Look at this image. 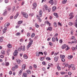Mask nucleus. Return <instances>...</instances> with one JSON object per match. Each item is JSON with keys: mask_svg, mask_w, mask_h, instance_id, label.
<instances>
[{"mask_svg": "<svg viewBox=\"0 0 77 77\" xmlns=\"http://www.w3.org/2000/svg\"><path fill=\"white\" fill-rule=\"evenodd\" d=\"M32 43H33V41L31 40L28 43V44L27 46V50H29V48L30 47V46L32 45Z\"/></svg>", "mask_w": 77, "mask_h": 77, "instance_id": "1", "label": "nucleus"}, {"mask_svg": "<svg viewBox=\"0 0 77 77\" xmlns=\"http://www.w3.org/2000/svg\"><path fill=\"white\" fill-rule=\"evenodd\" d=\"M37 6V4L36 3H34L33 4V8H32V9H36V8Z\"/></svg>", "mask_w": 77, "mask_h": 77, "instance_id": "2", "label": "nucleus"}, {"mask_svg": "<svg viewBox=\"0 0 77 77\" xmlns=\"http://www.w3.org/2000/svg\"><path fill=\"white\" fill-rule=\"evenodd\" d=\"M23 15L24 17H25V18H28V15H27V13H23Z\"/></svg>", "mask_w": 77, "mask_h": 77, "instance_id": "3", "label": "nucleus"}, {"mask_svg": "<svg viewBox=\"0 0 77 77\" xmlns=\"http://www.w3.org/2000/svg\"><path fill=\"white\" fill-rule=\"evenodd\" d=\"M42 10H40L39 13V15L40 17H42Z\"/></svg>", "mask_w": 77, "mask_h": 77, "instance_id": "4", "label": "nucleus"}, {"mask_svg": "<svg viewBox=\"0 0 77 77\" xmlns=\"http://www.w3.org/2000/svg\"><path fill=\"white\" fill-rule=\"evenodd\" d=\"M72 13H70L69 14V16L70 17L69 18V19H72L73 17H74V16L72 15Z\"/></svg>", "mask_w": 77, "mask_h": 77, "instance_id": "5", "label": "nucleus"}, {"mask_svg": "<svg viewBox=\"0 0 77 77\" xmlns=\"http://www.w3.org/2000/svg\"><path fill=\"white\" fill-rule=\"evenodd\" d=\"M53 28L51 26H49L48 29H47V30H49V31H52Z\"/></svg>", "mask_w": 77, "mask_h": 77, "instance_id": "6", "label": "nucleus"}, {"mask_svg": "<svg viewBox=\"0 0 77 77\" xmlns=\"http://www.w3.org/2000/svg\"><path fill=\"white\" fill-rule=\"evenodd\" d=\"M16 62H17V63L18 64H20L21 62V61L20 60H19V59H17L16 60Z\"/></svg>", "mask_w": 77, "mask_h": 77, "instance_id": "7", "label": "nucleus"}, {"mask_svg": "<svg viewBox=\"0 0 77 77\" xmlns=\"http://www.w3.org/2000/svg\"><path fill=\"white\" fill-rule=\"evenodd\" d=\"M23 48V46H21L17 50L18 51H20L22 50Z\"/></svg>", "mask_w": 77, "mask_h": 77, "instance_id": "8", "label": "nucleus"}, {"mask_svg": "<svg viewBox=\"0 0 77 77\" xmlns=\"http://www.w3.org/2000/svg\"><path fill=\"white\" fill-rule=\"evenodd\" d=\"M74 67V65L73 64H71L69 66L68 68L69 69L70 68H73Z\"/></svg>", "mask_w": 77, "mask_h": 77, "instance_id": "9", "label": "nucleus"}, {"mask_svg": "<svg viewBox=\"0 0 77 77\" xmlns=\"http://www.w3.org/2000/svg\"><path fill=\"white\" fill-rule=\"evenodd\" d=\"M58 58H59V57H54V60L55 62H57L58 60Z\"/></svg>", "mask_w": 77, "mask_h": 77, "instance_id": "10", "label": "nucleus"}, {"mask_svg": "<svg viewBox=\"0 0 77 77\" xmlns=\"http://www.w3.org/2000/svg\"><path fill=\"white\" fill-rule=\"evenodd\" d=\"M23 23V22L22 21L20 20L18 21V24L19 26H20L21 24Z\"/></svg>", "mask_w": 77, "mask_h": 77, "instance_id": "11", "label": "nucleus"}, {"mask_svg": "<svg viewBox=\"0 0 77 77\" xmlns=\"http://www.w3.org/2000/svg\"><path fill=\"white\" fill-rule=\"evenodd\" d=\"M23 77H27V75L26 73H23Z\"/></svg>", "mask_w": 77, "mask_h": 77, "instance_id": "12", "label": "nucleus"}, {"mask_svg": "<svg viewBox=\"0 0 77 77\" xmlns=\"http://www.w3.org/2000/svg\"><path fill=\"white\" fill-rule=\"evenodd\" d=\"M44 8L46 10V11H47L48 10V6L47 5H44Z\"/></svg>", "mask_w": 77, "mask_h": 77, "instance_id": "13", "label": "nucleus"}, {"mask_svg": "<svg viewBox=\"0 0 77 77\" xmlns=\"http://www.w3.org/2000/svg\"><path fill=\"white\" fill-rule=\"evenodd\" d=\"M53 0H50L49 2V3L51 4V5H53V4H54V2H53Z\"/></svg>", "mask_w": 77, "mask_h": 77, "instance_id": "14", "label": "nucleus"}, {"mask_svg": "<svg viewBox=\"0 0 77 77\" xmlns=\"http://www.w3.org/2000/svg\"><path fill=\"white\" fill-rule=\"evenodd\" d=\"M52 9L53 10L52 11H53V12H54V11H55V10H56V7L55 6H54L52 8Z\"/></svg>", "mask_w": 77, "mask_h": 77, "instance_id": "15", "label": "nucleus"}, {"mask_svg": "<svg viewBox=\"0 0 77 77\" xmlns=\"http://www.w3.org/2000/svg\"><path fill=\"white\" fill-rule=\"evenodd\" d=\"M7 13H8V12H7V11H5V10H4V12L3 13V15H4V16L6 15V14H7Z\"/></svg>", "mask_w": 77, "mask_h": 77, "instance_id": "16", "label": "nucleus"}, {"mask_svg": "<svg viewBox=\"0 0 77 77\" xmlns=\"http://www.w3.org/2000/svg\"><path fill=\"white\" fill-rule=\"evenodd\" d=\"M66 47V45H64L62 46V49H64V48H65Z\"/></svg>", "mask_w": 77, "mask_h": 77, "instance_id": "17", "label": "nucleus"}, {"mask_svg": "<svg viewBox=\"0 0 77 77\" xmlns=\"http://www.w3.org/2000/svg\"><path fill=\"white\" fill-rule=\"evenodd\" d=\"M18 15H19V13L18 12L17 14L14 17V19H16L17 18V17L18 16Z\"/></svg>", "mask_w": 77, "mask_h": 77, "instance_id": "18", "label": "nucleus"}, {"mask_svg": "<svg viewBox=\"0 0 77 77\" xmlns=\"http://www.w3.org/2000/svg\"><path fill=\"white\" fill-rule=\"evenodd\" d=\"M26 72H27V73L29 74H31V71L29 69H28L26 70Z\"/></svg>", "mask_w": 77, "mask_h": 77, "instance_id": "19", "label": "nucleus"}, {"mask_svg": "<svg viewBox=\"0 0 77 77\" xmlns=\"http://www.w3.org/2000/svg\"><path fill=\"white\" fill-rule=\"evenodd\" d=\"M25 67H26V65L25 64L23 65L22 67V69H25Z\"/></svg>", "mask_w": 77, "mask_h": 77, "instance_id": "20", "label": "nucleus"}, {"mask_svg": "<svg viewBox=\"0 0 77 77\" xmlns=\"http://www.w3.org/2000/svg\"><path fill=\"white\" fill-rule=\"evenodd\" d=\"M73 24H74V23H72L71 22H69V26H72Z\"/></svg>", "mask_w": 77, "mask_h": 77, "instance_id": "21", "label": "nucleus"}, {"mask_svg": "<svg viewBox=\"0 0 77 77\" xmlns=\"http://www.w3.org/2000/svg\"><path fill=\"white\" fill-rule=\"evenodd\" d=\"M60 58H64L65 57V56L64 55H61L60 56Z\"/></svg>", "mask_w": 77, "mask_h": 77, "instance_id": "22", "label": "nucleus"}, {"mask_svg": "<svg viewBox=\"0 0 77 77\" xmlns=\"http://www.w3.org/2000/svg\"><path fill=\"white\" fill-rule=\"evenodd\" d=\"M57 23H56V22H54V27H56L57 26Z\"/></svg>", "mask_w": 77, "mask_h": 77, "instance_id": "23", "label": "nucleus"}, {"mask_svg": "<svg viewBox=\"0 0 77 77\" xmlns=\"http://www.w3.org/2000/svg\"><path fill=\"white\" fill-rule=\"evenodd\" d=\"M1 53H2V54L4 55H5V51L4 50H2L1 51Z\"/></svg>", "mask_w": 77, "mask_h": 77, "instance_id": "24", "label": "nucleus"}, {"mask_svg": "<svg viewBox=\"0 0 77 77\" xmlns=\"http://www.w3.org/2000/svg\"><path fill=\"white\" fill-rule=\"evenodd\" d=\"M23 57L24 58V59H27L28 58V57H27V55L26 54H24L23 55Z\"/></svg>", "mask_w": 77, "mask_h": 77, "instance_id": "25", "label": "nucleus"}, {"mask_svg": "<svg viewBox=\"0 0 77 77\" xmlns=\"http://www.w3.org/2000/svg\"><path fill=\"white\" fill-rule=\"evenodd\" d=\"M7 47L8 48H11V44H8L7 45Z\"/></svg>", "mask_w": 77, "mask_h": 77, "instance_id": "26", "label": "nucleus"}, {"mask_svg": "<svg viewBox=\"0 0 77 77\" xmlns=\"http://www.w3.org/2000/svg\"><path fill=\"white\" fill-rule=\"evenodd\" d=\"M35 34L34 33H32V35L31 36V38H33V37L35 36Z\"/></svg>", "mask_w": 77, "mask_h": 77, "instance_id": "27", "label": "nucleus"}, {"mask_svg": "<svg viewBox=\"0 0 77 77\" xmlns=\"http://www.w3.org/2000/svg\"><path fill=\"white\" fill-rule=\"evenodd\" d=\"M35 26L37 28H38V27H39V25H38V24H37V23H35Z\"/></svg>", "mask_w": 77, "mask_h": 77, "instance_id": "28", "label": "nucleus"}, {"mask_svg": "<svg viewBox=\"0 0 77 77\" xmlns=\"http://www.w3.org/2000/svg\"><path fill=\"white\" fill-rule=\"evenodd\" d=\"M39 52H37L36 53V56H38V57L39 56Z\"/></svg>", "mask_w": 77, "mask_h": 77, "instance_id": "29", "label": "nucleus"}, {"mask_svg": "<svg viewBox=\"0 0 77 77\" xmlns=\"http://www.w3.org/2000/svg\"><path fill=\"white\" fill-rule=\"evenodd\" d=\"M67 2V0H64L63 1V4H65Z\"/></svg>", "mask_w": 77, "mask_h": 77, "instance_id": "30", "label": "nucleus"}, {"mask_svg": "<svg viewBox=\"0 0 77 77\" xmlns=\"http://www.w3.org/2000/svg\"><path fill=\"white\" fill-rule=\"evenodd\" d=\"M61 58V61L63 62H65V59L63 58Z\"/></svg>", "mask_w": 77, "mask_h": 77, "instance_id": "31", "label": "nucleus"}, {"mask_svg": "<svg viewBox=\"0 0 77 77\" xmlns=\"http://www.w3.org/2000/svg\"><path fill=\"white\" fill-rule=\"evenodd\" d=\"M40 59L41 61H42L43 60H44V57H41L40 58Z\"/></svg>", "mask_w": 77, "mask_h": 77, "instance_id": "32", "label": "nucleus"}, {"mask_svg": "<svg viewBox=\"0 0 77 77\" xmlns=\"http://www.w3.org/2000/svg\"><path fill=\"white\" fill-rule=\"evenodd\" d=\"M20 35H21V34L19 32H17L16 34V36H20Z\"/></svg>", "mask_w": 77, "mask_h": 77, "instance_id": "33", "label": "nucleus"}, {"mask_svg": "<svg viewBox=\"0 0 77 77\" xmlns=\"http://www.w3.org/2000/svg\"><path fill=\"white\" fill-rule=\"evenodd\" d=\"M57 68L58 70H60L61 69V68L59 66H57Z\"/></svg>", "mask_w": 77, "mask_h": 77, "instance_id": "34", "label": "nucleus"}, {"mask_svg": "<svg viewBox=\"0 0 77 77\" xmlns=\"http://www.w3.org/2000/svg\"><path fill=\"white\" fill-rule=\"evenodd\" d=\"M46 60H51V58L49 57L46 58Z\"/></svg>", "mask_w": 77, "mask_h": 77, "instance_id": "35", "label": "nucleus"}, {"mask_svg": "<svg viewBox=\"0 0 77 77\" xmlns=\"http://www.w3.org/2000/svg\"><path fill=\"white\" fill-rule=\"evenodd\" d=\"M27 36L28 37H29L30 36V32H28L27 34Z\"/></svg>", "mask_w": 77, "mask_h": 77, "instance_id": "36", "label": "nucleus"}, {"mask_svg": "<svg viewBox=\"0 0 77 77\" xmlns=\"http://www.w3.org/2000/svg\"><path fill=\"white\" fill-rule=\"evenodd\" d=\"M6 66H9V62H7L5 64Z\"/></svg>", "mask_w": 77, "mask_h": 77, "instance_id": "37", "label": "nucleus"}, {"mask_svg": "<svg viewBox=\"0 0 77 77\" xmlns=\"http://www.w3.org/2000/svg\"><path fill=\"white\" fill-rule=\"evenodd\" d=\"M15 6H14L12 8V12H14V10H15Z\"/></svg>", "mask_w": 77, "mask_h": 77, "instance_id": "38", "label": "nucleus"}, {"mask_svg": "<svg viewBox=\"0 0 77 77\" xmlns=\"http://www.w3.org/2000/svg\"><path fill=\"white\" fill-rule=\"evenodd\" d=\"M12 71H14L15 70V68L14 67H13L12 68Z\"/></svg>", "mask_w": 77, "mask_h": 77, "instance_id": "39", "label": "nucleus"}, {"mask_svg": "<svg viewBox=\"0 0 77 77\" xmlns=\"http://www.w3.org/2000/svg\"><path fill=\"white\" fill-rule=\"evenodd\" d=\"M52 42H54L55 41V38L53 37L52 38Z\"/></svg>", "mask_w": 77, "mask_h": 77, "instance_id": "40", "label": "nucleus"}, {"mask_svg": "<svg viewBox=\"0 0 77 77\" xmlns=\"http://www.w3.org/2000/svg\"><path fill=\"white\" fill-rule=\"evenodd\" d=\"M22 71H23V69H22L20 70L19 73L20 74H22Z\"/></svg>", "mask_w": 77, "mask_h": 77, "instance_id": "41", "label": "nucleus"}, {"mask_svg": "<svg viewBox=\"0 0 77 77\" xmlns=\"http://www.w3.org/2000/svg\"><path fill=\"white\" fill-rule=\"evenodd\" d=\"M38 19V22H41V19L40 18V17H39Z\"/></svg>", "mask_w": 77, "mask_h": 77, "instance_id": "42", "label": "nucleus"}, {"mask_svg": "<svg viewBox=\"0 0 77 77\" xmlns=\"http://www.w3.org/2000/svg\"><path fill=\"white\" fill-rule=\"evenodd\" d=\"M59 52H58L57 53H55L54 54V56H57V54H59Z\"/></svg>", "mask_w": 77, "mask_h": 77, "instance_id": "43", "label": "nucleus"}, {"mask_svg": "<svg viewBox=\"0 0 77 77\" xmlns=\"http://www.w3.org/2000/svg\"><path fill=\"white\" fill-rule=\"evenodd\" d=\"M49 44L51 46H52L53 45V43H51V42H50L49 43Z\"/></svg>", "mask_w": 77, "mask_h": 77, "instance_id": "44", "label": "nucleus"}, {"mask_svg": "<svg viewBox=\"0 0 77 77\" xmlns=\"http://www.w3.org/2000/svg\"><path fill=\"white\" fill-rule=\"evenodd\" d=\"M13 54H14V56H17V54L15 53V52H14Z\"/></svg>", "mask_w": 77, "mask_h": 77, "instance_id": "45", "label": "nucleus"}, {"mask_svg": "<svg viewBox=\"0 0 77 77\" xmlns=\"http://www.w3.org/2000/svg\"><path fill=\"white\" fill-rule=\"evenodd\" d=\"M75 27H76V28H77V22H75Z\"/></svg>", "mask_w": 77, "mask_h": 77, "instance_id": "46", "label": "nucleus"}, {"mask_svg": "<svg viewBox=\"0 0 77 77\" xmlns=\"http://www.w3.org/2000/svg\"><path fill=\"white\" fill-rule=\"evenodd\" d=\"M72 50H75V48L74 47H72Z\"/></svg>", "mask_w": 77, "mask_h": 77, "instance_id": "47", "label": "nucleus"}, {"mask_svg": "<svg viewBox=\"0 0 77 77\" xmlns=\"http://www.w3.org/2000/svg\"><path fill=\"white\" fill-rule=\"evenodd\" d=\"M6 24V25L8 27V26H9L10 25V23H7Z\"/></svg>", "mask_w": 77, "mask_h": 77, "instance_id": "48", "label": "nucleus"}, {"mask_svg": "<svg viewBox=\"0 0 77 77\" xmlns=\"http://www.w3.org/2000/svg\"><path fill=\"white\" fill-rule=\"evenodd\" d=\"M59 42L60 44H62L63 42L62 40V39H60L59 41Z\"/></svg>", "mask_w": 77, "mask_h": 77, "instance_id": "49", "label": "nucleus"}, {"mask_svg": "<svg viewBox=\"0 0 77 77\" xmlns=\"http://www.w3.org/2000/svg\"><path fill=\"white\" fill-rule=\"evenodd\" d=\"M44 53L45 55V56H46V55H47V52H46V51H44Z\"/></svg>", "mask_w": 77, "mask_h": 77, "instance_id": "50", "label": "nucleus"}, {"mask_svg": "<svg viewBox=\"0 0 77 77\" xmlns=\"http://www.w3.org/2000/svg\"><path fill=\"white\" fill-rule=\"evenodd\" d=\"M70 49V48L69 47H67V48L66 49V51H67V50H69Z\"/></svg>", "mask_w": 77, "mask_h": 77, "instance_id": "51", "label": "nucleus"}, {"mask_svg": "<svg viewBox=\"0 0 77 77\" xmlns=\"http://www.w3.org/2000/svg\"><path fill=\"white\" fill-rule=\"evenodd\" d=\"M54 16H55V17L57 16V15H58L57 13H54Z\"/></svg>", "mask_w": 77, "mask_h": 77, "instance_id": "52", "label": "nucleus"}, {"mask_svg": "<svg viewBox=\"0 0 77 77\" xmlns=\"http://www.w3.org/2000/svg\"><path fill=\"white\" fill-rule=\"evenodd\" d=\"M5 3H8V0H5Z\"/></svg>", "mask_w": 77, "mask_h": 77, "instance_id": "53", "label": "nucleus"}, {"mask_svg": "<svg viewBox=\"0 0 77 77\" xmlns=\"http://www.w3.org/2000/svg\"><path fill=\"white\" fill-rule=\"evenodd\" d=\"M68 74L69 75H71V74H72L71 72H69L68 73Z\"/></svg>", "mask_w": 77, "mask_h": 77, "instance_id": "54", "label": "nucleus"}, {"mask_svg": "<svg viewBox=\"0 0 77 77\" xmlns=\"http://www.w3.org/2000/svg\"><path fill=\"white\" fill-rule=\"evenodd\" d=\"M74 43L75 44H76V43H77V40L75 39L74 40Z\"/></svg>", "mask_w": 77, "mask_h": 77, "instance_id": "55", "label": "nucleus"}, {"mask_svg": "<svg viewBox=\"0 0 77 77\" xmlns=\"http://www.w3.org/2000/svg\"><path fill=\"white\" fill-rule=\"evenodd\" d=\"M58 24L59 26H62V24H61V23H60L59 22H58Z\"/></svg>", "mask_w": 77, "mask_h": 77, "instance_id": "56", "label": "nucleus"}, {"mask_svg": "<svg viewBox=\"0 0 77 77\" xmlns=\"http://www.w3.org/2000/svg\"><path fill=\"white\" fill-rule=\"evenodd\" d=\"M0 57H1V58H3V57H4V56H3V55H0Z\"/></svg>", "mask_w": 77, "mask_h": 77, "instance_id": "57", "label": "nucleus"}, {"mask_svg": "<svg viewBox=\"0 0 77 77\" xmlns=\"http://www.w3.org/2000/svg\"><path fill=\"white\" fill-rule=\"evenodd\" d=\"M41 54L42 55H43V53H42V52H39V54Z\"/></svg>", "mask_w": 77, "mask_h": 77, "instance_id": "58", "label": "nucleus"}, {"mask_svg": "<svg viewBox=\"0 0 77 77\" xmlns=\"http://www.w3.org/2000/svg\"><path fill=\"white\" fill-rule=\"evenodd\" d=\"M10 51H11V50L10 49H8L7 50V53H9Z\"/></svg>", "mask_w": 77, "mask_h": 77, "instance_id": "59", "label": "nucleus"}, {"mask_svg": "<svg viewBox=\"0 0 77 77\" xmlns=\"http://www.w3.org/2000/svg\"><path fill=\"white\" fill-rule=\"evenodd\" d=\"M14 53H17H17H18V51H17V50H15V51H14Z\"/></svg>", "mask_w": 77, "mask_h": 77, "instance_id": "60", "label": "nucleus"}, {"mask_svg": "<svg viewBox=\"0 0 77 77\" xmlns=\"http://www.w3.org/2000/svg\"><path fill=\"white\" fill-rule=\"evenodd\" d=\"M11 8H8V11H11Z\"/></svg>", "mask_w": 77, "mask_h": 77, "instance_id": "61", "label": "nucleus"}, {"mask_svg": "<svg viewBox=\"0 0 77 77\" xmlns=\"http://www.w3.org/2000/svg\"><path fill=\"white\" fill-rule=\"evenodd\" d=\"M65 74V73L64 72H61V74L62 75H63V74Z\"/></svg>", "mask_w": 77, "mask_h": 77, "instance_id": "62", "label": "nucleus"}, {"mask_svg": "<svg viewBox=\"0 0 77 77\" xmlns=\"http://www.w3.org/2000/svg\"><path fill=\"white\" fill-rule=\"evenodd\" d=\"M9 74L10 75H11V74H12V71H10L9 72Z\"/></svg>", "mask_w": 77, "mask_h": 77, "instance_id": "63", "label": "nucleus"}, {"mask_svg": "<svg viewBox=\"0 0 77 77\" xmlns=\"http://www.w3.org/2000/svg\"><path fill=\"white\" fill-rule=\"evenodd\" d=\"M14 67L15 68H18V65H16Z\"/></svg>", "mask_w": 77, "mask_h": 77, "instance_id": "64", "label": "nucleus"}]
</instances>
